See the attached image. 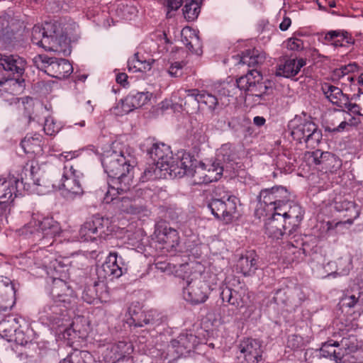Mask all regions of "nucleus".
<instances>
[{"mask_svg":"<svg viewBox=\"0 0 363 363\" xmlns=\"http://www.w3.org/2000/svg\"><path fill=\"white\" fill-rule=\"evenodd\" d=\"M182 5V0H167L166 6L168 9L167 16L171 17L169 15L170 11H177Z\"/></svg>","mask_w":363,"mask_h":363,"instance_id":"58","label":"nucleus"},{"mask_svg":"<svg viewBox=\"0 0 363 363\" xmlns=\"http://www.w3.org/2000/svg\"><path fill=\"white\" fill-rule=\"evenodd\" d=\"M286 47L291 50H301L303 48V41L296 38H291L286 42Z\"/></svg>","mask_w":363,"mask_h":363,"instance_id":"55","label":"nucleus"},{"mask_svg":"<svg viewBox=\"0 0 363 363\" xmlns=\"http://www.w3.org/2000/svg\"><path fill=\"white\" fill-rule=\"evenodd\" d=\"M214 194L220 197L213 198L208 204L212 214L225 223L232 221L237 211V198L225 192L220 186L215 189Z\"/></svg>","mask_w":363,"mask_h":363,"instance_id":"5","label":"nucleus"},{"mask_svg":"<svg viewBox=\"0 0 363 363\" xmlns=\"http://www.w3.org/2000/svg\"><path fill=\"white\" fill-rule=\"evenodd\" d=\"M342 306L348 308L359 307L360 309L363 308V291L357 293V294L345 295L342 297Z\"/></svg>","mask_w":363,"mask_h":363,"instance_id":"45","label":"nucleus"},{"mask_svg":"<svg viewBox=\"0 0 363 363\" xmlns=\"http://www.w3.org/2000/svg\"><path fill=\"white\" fill-rule=\"evenodd\" d=\"M152 62L147 61L145 60H141L139 57L138 53H136L133 55L131 59H129L128 61V66L129 70L135 69V72H147L150 70L152 67Z\"/></svg>","mask_w":363,"mask_h":363,"instance_id":"41","label":"nucleus"},{"mask_svg":"<svg viewBox=\"0 0 363 363\" xmlns=\"http://www.w3.org/2000/svg\"><path fill=\"white\" fill-rule=\"evenodd\" d=\"M71 289L67 284L61 279H54L51 289V295L53 298L59 301L65 302V297L70 294Z\"/></svg>","mask_w":363,"mask_h":363,"instance_id":"34","label":"nucleus"},{"mask_svg":"<svg viewBox=\"0 0 363 363\" xmlns=\"http://www.w3.org/2000/svg\"><path fill=\"white\" fill-rule=\"evenodd\" d=\"M196 161L194 162V166L191 167L188 177L192 179L194 184L201 185L203 184H208L203 167V162H201L198 164H196Z\"/></svg>","mask_w":363,"mask_h":363,"instance_id":"37","label":"nucleus"},{"mask_svg":"<svg viewBox=\"0 0 363 363\" xmlns=\"http://www.w3.org/2000/svg\"><path fill=\"white\" fill-rule=\"evenodd\" d=\"M156 311H150L147 313L144 314L143 320H140L136 318H132L131 324H134L136 327H143L145 325H153L156 323L155 319Z\"/></svg>","mask_w":363,"mask_h":363,"instance_id":"50","label":"nucleus"},{"mask_svg":"<svg viewBox=\"0 0 363 363\" xmlns=\"http://www.w3.org/2000/svg\"><path fill=\"white\" fill-rule=\"evenodd\" d=\"M199 13L200 6L198 0H191L190 2H186L183 8L184 18L188 21H193L196 19Z\"/></svg>","mask_w":363,"mask_h":363,"instance_id":"43","label":"nucleus"},{"mask_svg":"<svg viewBox=\"0 0 363 363\" xmlns=\"http://www.w3.org/2000/svg\"><path fill=\"white\" fill-rule=\"evenodd\" d=\"M348 125H349L348 123L344 121H342L337 127H335L333 128L329 126L327 127L326 130H328L330 132H334V133L341 132V131H343L345 130V128Z\"/></svg>","mask_w":363,"mask_h":363,"instance_id":"62","label":"nucleus"},{"mask_svg":"<svg viewBox=\"0 0 363 363\" xmlns=\"http://www.w3.org/2000/svg\"><path fill=\"white\" fill-rule=\"evenodd\" d=\"M342 108H347L348 111L352 113L362 116V111L360 110V105L359 102L357 104L351 103L349 100V97H347L346 104L344 105Z\"/></svg>","mask_w":363,"mask_h":363,"instance_id":"57","label":"nucleus"},{"mask_svg":"<svg viewBox=\"0 0 363 363\" xmlns=\"http://www.w3.org/2000/svg\"><path fill=\"white\" fill-rule=\"evenodd\" d=\"M291 24V18L285 16V17H284L283 21H281V23L279 25V28L281 30L285 31L289 28Z\"/></svg>","mask_w":363,"mask_h":363,"instance_id":"64","label":"nucleus"},{"mask_svg":"<svg viewBox=\"0 0 363 363\" xmlns=\"http://www.w3.org/2000/svg\"><path fill=\"white\" fill-rule=\"evenodd\" d=\"M43 137L38 133L28 134L21 142V146L27 154H40Z\"/></svg>","mask_w":363,"mask_h":363,"instance_id":"28","label":"nucleus"},{"mask_svg":"<svg viewBox=\"0 0 363 363\" xmlns=\"http://www.w3.org/2000/svg\"><path fill=\"white\" fill-rule=\"evenodd\" d=\"M171 346L175 349L176 353L179 356L187 354L186 350L183 348V343H174V340H172L171 341Z\"/></svg>","mask_w":363,"mask_h":363,"instance_id":"59","label":"nucleus"},{"mask_svg":"<svg viewBox=\"0 0 363 363\" xmlns=\"http://www.w3.org/2000/svg\"><path fill=\"white\" fill-rule=\"evenodd\" d=\"M61 129L60 124L54 121L52 118L45 119L43 130L48 135H55Z\"/></svg>","mask_w":363,"mask_h":363,"instance_id":"51","label":"nucleus"},{"mask_svg":"<svg viewBox=\"0 0 363 363\" xmlns=\"http://www.w3.org/2000/svg\"><path fill=\"white\" fill-rule=\"evenodd\" d=\"M237 86L247 93L245 100L254 97L255 102L259 104L271 87L263 81L262 75L257 69H252L236 80Z\"/></svg>","mask_w":363,"mask_h":363,"instance_id":"6","label":"nucleus"},{"mask_svg":"<svg viewBox=\"0 0 363 363\" xmlns=\"http://www.w3.org/2000/svg\"><path fill=\"white\" fill-rule=\"evenodd\" d=\"M340 344L337 341L328 340L322 344V347L320 349L319 355L330 359L334 360L335 363H337L338 360L342 359L343 355L340 351H337L335 347H339Z\"/></svg>","mask_w":363,"mask_h":363,"instance_id":"33","label":"nucleus"},{"mask_svg":"<svg viewBox=\"0 0 363 363\" xmlns=\"http://www.w3.org/2000/svg\"><path fill=\"white\" fill-rule=\"evenodd\" d=\"M311 157L316 165H322L325 171L335 172L342 167V161L329 152L316 150L311 152Z\"/></svg>","mask_w":363,"mask_h":363,"instance_id":"15","label":"nucleus"},{"mask_svg":"<svg viewBox=\"0 0 363 363\" xmlns=\"http://www.w3.org/2000/svg\"><path fill=\"white\" fill-rule=\"evenodd\" d=\"M59 230L60 227L56 221L50 218H44L41 220L33 218L24 226L23 233L33 236L34 241H38L44 238L52 239Z\"/></svg>","mask_w":363,"mask_h":363,"instance_id":"8","label":"nucleus"},{"mask_svg":"<svg viewBox=\"0 0 363 363\" xmlns=\"http://www.w3.org/2000/svg\"><path fill=\"white\" fill-rule=\"evenodd\" d=\"M116 82L125 86L128 84V75L125 73H119L116 75Z\"/></svg>","mask_w":363,"mask_h":363,"instance_id":"63","label":"nucleus"},{"mask_svg":"<svg viewBox=\"0 0 363 363\" xmlns=\"http://www.w3.org/2000/svg\"><path fill=\"white\" fill-rule=\"evenodd\" d=\"M306 64V60L303 58L287 59L279 65L276 75L286 78L294 77Z\"/></svg>","mask_w":363,"mask_h":363,"instance_id":"21","label":"nucleus"},{"mask_svg":"<svg viewBox=\"0 0 363 363\" xmlns=\"http://www.w3.org/2000/svg\"><path fill=\"white\" fill-rule=\"evenodd\" d=\"M220 296L223 303H228L236 308L244 306V301L240 293L229 287L223 288Z\"/></svg>","mask_w":363,"mask_h":363,"instance_id":"35","label":"nucleus"},{"mask_svg":"<svg viewBox=\"0 0 363 363\" xmlns=\"http://www.w3.org/2000/svg\"><path fill=\"white\" fill-rule=\"evenodd\" d=\"M237 269L244 276H250L257 269V255L255 251H248L237 262Z\"/></svg>","mask_w":363,"mask_h":363,"instance_id":"23","label":"nucleus"},{"mask_svg":"<svg viewBox=\"0 0 363 363\" xmlns=\"http://www.w3.org/2000/svg\"><path fill=\"white\" fill-rule=\"evenodd\" d=\"M335 208L337 211L348 212L347 216L350 217L357 218L359 216V211L355 203L341 197L335 199Z\"/></svg>","mask_w":363,"mask_h":363,"instance_id":"36","label":"nucleus"},{"mask_svg":"<svg viewBox=\"0 0 363 363\" xmlns=\"http://www.w3.org/2000/svg\"><path fill=\"white\" fill-rule=\"evenodd\" d=\"M291 135L298 143H304L307 148H314L322 139V131L311 121L296 118L291 122Z\"/></svg>","mask_w":363,"mask_h":363,"instance_id":"4","label":"nucleus"},{"mask_svg":"<svg viewBox=\"0 0 363 363\" xmlns=\"http://www.w3.org/2000/svg\"><path fill=\"white\" fill-rule=\"evenodd\" d=\"M185 66L184 62H174L171 63L168 68V73L172 77H180L183 74V67Z\"/></svg>","mask_w":363,"mask_h":363,"instance_id":"52","label":"nucleus"},{"mask_svg":"<svg viewBox=\"0 0 363 363\" xmlns=\"http://www.w3.org/2000/svg\"><path fill=\"white\" fill-rule=\"evenodd\" d=\"M321 90L325 97L333 104L340 108L346 104L348 96L344 94L340 88L328 83H325L322 85Z\"/></svg>","mask_w":363,"mask_h":363,"instance_id":"26","label":"nucleus"},{"mask_svg":"<svg viewBox=\"0 0 363 363\" xmlns=\"http://www.w3.org/2000/svg\"><path fill=\"white\" fill-rule=\"evenodd\" d=\"M279 213L284 218V220H289V224L293 227L297 225L302 220L303 211L297 203L290 201L286 206L279 207Z\"/></svg>","mask_w":363,"mask_h":363,"instance_id":"20","label":"nucleus"},{"mask_svg":"<svg viewBox=\"0 0 363 363\" xmlns=\"http://www.w3.org/2000/svg\"><path fill=\"white\" fill-rule=\"evenodd\" d=\"M148 154L157 165H159L161 170L173 157L170 147L163 143H155L148 150Z\"/></svg>","mask_w":363,"mask_h":363,"instance_id":"19","label":"nucleus"},{"mask_svg":"<svg viewBox=\"0 0 363 363\" xmlns=\"http://www.w3.org/2000/svg\"><path fill=\"white\" fill-rule=\"evenodd\" d=\"M274 189L277 206L281 207H283V206H286L287 203L291 201L290 193L285 187L281 186H274Z\"/></svg>","mask_w":363,"mask_h":363,"instance_id":"47","label":"nucleus"},{"mask_svg":"<svg viewBox=\"0 0 363 363\" xmlns=\"http://www.w3.org/2000/svg\"><path fill=\"white\" fill-rule=\"evenodd\" d=\"M59 30V23L57 21L45 22L42 25H35L32 29L31 40L33 43L47 49H55V43L52 41L51 34Z\"/></svg>","mask_w":363,"mask_h":363,"instance_id":"10","label":"nucleus"},{"mask_svg":"<svg viewBox=\"0 0 363 363\" xmlns=\"http://www.w3.org/2000/svg\"><path fill=\"white\" fill-rule=\"evenodd\" d=\"M272 217L265 223V233L274 239H280L287 228L286 221L277 213H271Z\"/></svg>","mask_w":363,"mask_h":363,"instance_id":"18","label":"nucleus"},{"mask_svg":"<svg viewBox=\"0 0 363 363\" xmlns=\"http://www.w3.org/2000/svg\"><path fill=\"white\" fill-rule=\"evenodd\" d=\"M35 263L39 267H50L54 260V256L48 250L40 249L34 255Z\"/></svg>","mask_w":363,"mask_h":363,"instance_id":"42","label":"nucleus"},{"mask_svg":"<svg viewBox=\"0 0 363 363\" xmlns=\"http://www.w3.org/2000/svg\"><path fill=\"white\" fill-rule=\"evenodd\" d=\"M34 63L39 69L46 67V72H52L53 77L62 79L68 77L73 70L72 65L67 60L49 57L39 55L33 59Z\"/></svg>","mask_w":363,"mask_h":363,"instance_id":"9","label":"nucleus"},{"mask_svg":"<svg viewBox=\"0 0 363 363\" xmlns=\"http://www.w3.org/2000/svg\"><path fill=\"white\" fill-rule=\"evenodd\" d=\"M0 38L6 44H10L15 39V34L8 23L0 30Z\"/></svg>","mask_w":363,"mask_h":363,"instance_id":"53","label":"nucleus"},{"mask_svg":"<svg viewBox=\"0 0 363 363\" xmlns=\"http://www.w3.org/2000/svg\"><path fill=\"white\" fill-rule=\"evenodd\" d=\"M182 40L185 46L193 53H202L201 43L199 36L189 28H184L182 31Z\"/></svg>","mask_w":363,"mask_h":363,"instance_id":"30","label":"nucleus"},{"mask_svg":"<svg viewBox=\"0 0 363 363\" xmlns=\"http://www.w3.org/2000/svg\"><path fill=\"white\" fill-rule=\"evenodd\" d=\"M178 94L180 96H184L185 107L188 106L189 104L198 106L201 103L207 106L211 112L215 111L218 107L222 108L227 106L229 103V99L227 98L228 94L224 90H219L212 94L205 90L200 91L193 89L179 91Z\"/></svg>","mask_w":363,"mask_h":363,"instance_id":"3","label":"nucleus"},{"mask_svg":"<svg viewBox=\"0 0 363 363\" xmlns=\"http://www.w3.org/2000/svg\"><path fill=\"white\" fill-rule=\"evenodd\" d=\"M203 167L208 183L217 182L223 175L224 167L218 158L213 161L203 162Z\"/></svg>","mask_w":363,"mask_h":363,"instance_id":"31","label":"nucleus"},{"mask_svg":"<svg viewBox=\"0 0 363 363\" xmlns=\"http://www.w3.org/2000/svg\"><path fill=\"white\" fill-rule=\"evenodd\" d=\"M18 182L16 179H0V202L8 206L13 201L16 196Z\"/></svg>","mask_w":363,"mask_h":363,"instance_id":"25","label":"nucleus"},{"mask_svg":"<svg viewBox=\"0 0 363 363\" xmlns=\"http://www.w3.org/2000/svg\"><path fill=\"white\" fill-rule=\"evenodd\" d=\"M353 341L350 340L348 338H342L340 342H339L340 346L342 347L347 352H352L357 350V344L355 342V339L353 337Z\"/></svg>","mask_w":363,"mask_h":363,"instance_id":"56","label":"nucleus"},{"mask_svg":"<svg viewBox=\"0 0 363 363\" xmlns=\"http://www.w3.org/2000/svg\"><path fill=\"white\" fill-rule=\"evenodd\" d=\"M123 194V193H121V194ZM118 195H121V194H116L111 202L114 201L121 211L127 213L137 214L145 210V208L143 206L137 203L136 201H133L126 196H123L121 199H118Z\"/></svg>","mask_w":363,"mask_h":363,"instance_id":"29","label":"nucleus"},{"mask_svg":"<svg viewBox=\"0 0 363 363\" xmlns=\"http://www.w3.org/2000/svg\"><path fill=\"white\" fill-rule=\"evenodd\" d=\"M194 162H196V160L189 152L184 150L178 151L167 164L162 166L164 171L163 177L174 179L188 177L191 167L194 166Z\"/></svg>","mask_w":363,"mask_h":363,"instance_id":"7","label":"nucleus"},{"mask_svg":"<svg viewBox=\"0 0 363 363\" xmlns=\"http://www.w3.org/2000/svg\"><path fill=\"white\" fill-rule=\"evenodd\" d=\"M353 67H354V65L352 64H350L347 66H342L341 67H340V69L342 71L345 77H347V79L348 81L353 80V77L349 74V73L353 70Z\"/></svg>","mask_w":363,"mask_h":363,"instance_id":"61","label":"nucleus"},{"mask_svg":"<svg viewBox=\"0 0 363 363\" xmlns=\"http://www.w3.org/2000/svg\"><path fill=\"white\" fill-rule=\"evenodd\" d=\"M126 271L127 268L125 267L122 257H118L117 252H110L99 273L101 274L103 272L104 278L111 277L112 279L119 278Z\"/></svg>","mask_w":363,"mask_h":363,"instance_id":"14","label":"nucleus"},{"mask_svg":"<svg viewBox=\"0 0 363 363\" xmlns=\"http://www.w3.org/2000/svg\"><path fill=\"white\" fill-rule=\"evenodd\" d=\"M91 225L99 238H102L111 231L109 230L110 220L108 218L96 215L91 219Z\"/></svg>","mask_w":363,"mask_h":363,"instance_id":"38","label":"nucleus"},{"mask_svg":"<svg viewBox=\"0 0 363 363\" xmlns=\"http://www.w3.org/2000/svg\"><path fill=\"white\" fill-rule=\"evenodd\" d=\"M274 186L262 189L258 196L259 208L266 212V215L277 213L279 206H277Z\"/></svg>","mask_w":363,"mask_h":363,"instance_id":"22","label":"nucleus"},{"mask_svg":"<svg viewBox=\"0 0 363 363\" xmlns=\"http://www.w3.org/2000/svg\"><path fill=\"white\" fill-rule=\"evenodd\" d=\"M151 96L152 94L148 91H131L125 99L121 100L116 108H121V115L129 113L146 104Z\"/></svg>","mask_w":363,"mask_h":363,"instance_id":"13","label":"nucleus"},{"mask_svg":"<svg viewBox=\"0 0 363 363\" xmlns=\"http://www.w3.org/2000/svg\"><path fill=\"white\" fill-rule=\"evenodd\" d=\"M16 331V319L3 320L0 322V333L6 337H11Z\"/></svg>","mask_w":363,"mask_h":363,"instance_id":"49","label":"nucleus"},{"mask_svg":"<svg viewBox=\"0 0 363 363\" xmlns=\"http://www.w3.org/2000/svg\"><path fill=\"white\" fill-rule=\"evenodd\" d=\"M164 171L161 170L156 163L149 165L143 173L140 180L145 182L148 180H153L159 177H163Z\"/></svg>","mask_w":363,"mask_h":363,"instance_id":"46","label":"nucleus"},{"mask_svg":"<svg viewBox=\"0 0 363 363\" xmlns=\"http://www.w3.org/2000/svg\"><path fill=\"white\" fill-rule=\"evenodd\" d=\"M102 165L109 180L104 201L111 203L116 194L126 193L133 186L131 169L136 164L135 151L130 147L107 151L101 160Z\"/></svg>","mask_w":363,"mask_h":363,"instance_id":"1","label":"nucleus"},{"mask_svg":"<svg viewBox=\"0 0 363 363\" xmlns=\"http://www.w3.org/2000/svg\"><path fill=\"white\" fill-rule=\"evenodd\" d=\"M27 63L25 59L18 55H6L0 53V66L11 74L21 77L23 74Z\"/></svg>","mask_w":363,"mask_h":363,"instance_id":"16","label":"nucleus"},{"mask_svg":"<svg viewBox=\"0 0 363 363\" xmlns=\"http://www.w3.org/2000/svg\"><path fill=\"white\" fill-rule=\"evenodd\" d=\"M210 287L208 284L201 278L191 279L187 282L184 288V298L192 304L204 303L208 298Z\"/></svg>","mask_w":363,"mask_h":363,"instance_id":"11","label":"nucleus"},{"mask_svg":"<svg viewBox=\"0 0 363 363\" xmlns=\"http://www.w3.org/2000/svg\"><path fill=\"white\" fill-rule=\"evenodd\" d=\"M67 357L74 363H89L92 359L91 353L86 350H74Z\"/></svg>","mask_w":363,"mask_h":363,"instance_id":"48","label":"nucleus"},{"mask_svg":"<svg viewBox=\"0 0 363 363\" xmlns=\"http://www.w3.org/2000/svg\"><path fill=\"white\" fill-rule=\"evenodd\" d=\"M157 240L164 252L174 253L179 244V233L172 228H164L158 233Z\"/></svg>","mask_w":363,"mask_h":363,"instance_id":"17","label":"nucleus"},{"mask_svg":"<svg viewBox=\"0 0 363 363\" xmlns=\"http://www.w3.org/2000/svg\"><path fill=\"white\" fill-rule=\"evenodd\" d=\"M174 343H183V348L189 353L199 344V338L192 333H184L174 339Z\"/></svg>","mask_w":363,"mask_h":363,"instance_id":"40","label":"nucleus"},{"mask_svg":"<svg viewBox=\"0 0 363 363\" xmlns=\"http://www.w3.org/2000/svg\"><path fill=\"white\" fill-rule=\"evenodd\" d=\"M35 167H30V174L33 184L44 186L49 191L50 186L54 189L60 191L63 198L67 201H72L81 197L84 194V189L82 180L84 178V173L76 162H67L63 168L61 179L57 183L51 185L47 184L43 178L36 177L34 172Z\"/></svg>","mask_w":363,"mask_h":363,"instance_id":"2","label":"nucleus"},{"mask_svg":"<svg viewBox=\"0 0 363 363\" xmlns=\"http://www.w3.org/2000/svg\"><path fill=\"white\" fill-rule=\"evenodd\" d=\"M238 348L240 353L238 358L240 363H258L262 359V345L257 340H244L240 343Z\"/></svg>","mask_w":363,"mask_h":363,"instance_id":"12","label":"nucleus"},{"mask_svg":"<svg viewBox=\"0 0 363 363\" xmlns=\"http://www.w3.org/2000/svg\"><path fill=\"white\" fill-rule=\"evenodd\" d=\"M52 41L55 44V49H47V51L54 52H67L69 46V40L66 35L62 33L60 24L59 23V30L57 33L51 34Z\"/></svg>","mask_w":363,"mask_h":363,"instance_id":"39","label":"nucleus"},{"mask_svg":"<svg viewBox=\"0 0 363 363\" xmlns=\"http://www.w3.org/2000/svg\"><path fill=\"white\" fill-rule=\"evenodd\" d=\"M285 295V292L283 290H277L275 293L274 296L273 297V300L274 303L277 304L279 303H285L286 300L283 298V296Z\"/></svg>","mask_w":363,"mask_h":363,"instance_id":"60","label":"nucleus"},{"mask_svg":"<svg viewBox=\"0 0 363 363\" xmlns=\"http://www.w3.org/2000/svg\"><path fill=\"white\" fill-rule=\"evenodd\" d=\"M87 330L86 320L83 318L77 317L69 327L63 330V336L68 340L76 337L84 338L87 335Z\"/></svg>","mask_w":363,"mask_h":363,"instance_id":"24","label":"nucleus"},{"mask_svg":"<svg viewBox=\"0 0 363 363\" xmlns=\"http://www.w3.org/2000/svg\"><path fill=\"white\" fill-rule=\"evenodd\" d=\"M265 59V54L255 48L249 49L242 52L240 63L254 67L262 64Z\"/></svg>","mask_w":363,"mask_h":363,"instance_id":"32","label":"nucleus"},{"mask_svg":"<svg viewBox=\"0 0 363 363\" xmlns=\"http://www.w3.org/2000/svg\"><path fill=\"white\" fill-rule=\"evenodd\" d=\"M351 269V262L347 259H340L337 263V269L336 273L340 275H346Z\"/></svg>","mask_w":363,"mask_h":363,"instance_id":"54","label":"nucleus"},{"mask_svg":"<svg viewBox=\"0 0 363 363\" xmlns=\"http://www.w3.org/2000/svg\"><path fill=\"white\" fill-rule=\"evenodd\" d=\"M94 226L91 225V221H86L80 228L79 231V235L82 241L88 242L94 241L98 237Z\"/></svg>","mask_w":363,"mask_h":363,"instance_id":"44","label":"nucleus"},{"mask_svg":"<svg viewBox=\"0 0 363 363\" xmlns=\"http://www.w3.org/2000/svg\"><path fill=\"white\" fill-rule=\"evenodd\" d=\"M324 39L335 48L347 47L354 43L352 38L343 30H330L325 34Z\"/></svg>","mask_w":363,"mask_h":363,"instance_id":"27","label":"nucleus"}]
</instances>
